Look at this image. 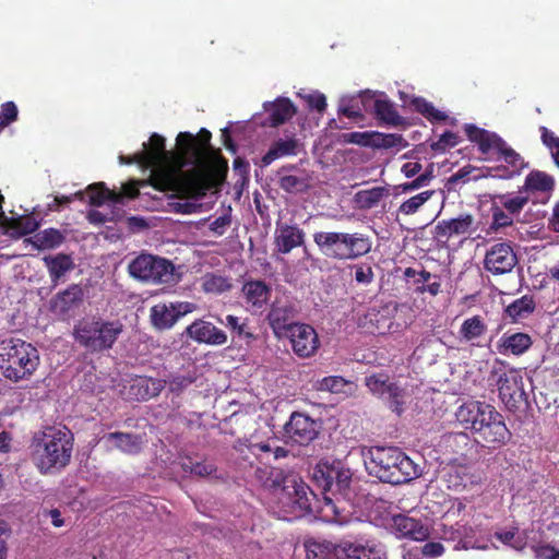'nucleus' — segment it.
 <instances>
[{
	"mask_svg": "<svg viewBox=\"0 0 559 559\" xmlns=\"http://www.w3.org/2000/svg\"><path fill=\"white\" fill-rule=\"evenodd\" d=\"M165 138L158 133L150 136L148 143H143L141 157L146 168L163 169L160 174L162 189L174 192L180 199H202L212 189L213 176L204 174L199 168L185 167L199 159L195 139L190 132L177 135V151H167Z\"/></svg>",
	"mask_w": 559,
	"mask_h": 559,
	"instance_id": "f257e3e1",
	"label": "nucleus"
},
{
	"mask_svg": "<svg viewBox=\"0 0 559 559\" xmlns=\"http://www.w3.org/2000/svg\"><path fill=\"white\" fill-rule=\"evenodd\" d=\"M464 131L468 140L477 144L478 150L484 155L499 153L504 145V140L497 133L479 128L473 123H466Z\"/></svg>",
	"mask_w": 559,
	"mask_h": 559,
	"instance_id": "6ab92c4d",
	"label": "nucleus"
},
{
	"mask_svg": "<svg viewBox=\"0 0 559 559\" xmlns=\"http://www.w3.org/2000/svg\"><path fill=\"white\" fill-rule=\"evenodd\" d=\"M518 255L510 241L493 243L485 254L484 269L492 275L511 273L518 264Z\"/></svg>",
	"mask_w": 559,
	"mask_h": 559,
	"instance_id": "9b49d317",
	"label": "nucleus"
},
{
	"mask_svg": "<svg viewBox=\"0 0 559 559\" xmlns=\"http://www.w3.org/2000/svg\"><path fill=\"white\" fill-rule=\"evenodd\" d=\"M305 241V233L296 225H282L276 228L274 243L280 253L287 254L300 247Z\"/></svg>",
	"mask_w": 559,
	"mask_h": 559,
	"instance_id": "c85d7f7f",
	"label": "nucleus"
},
{
	"mask_svg": "<svg viewBox=\"0 0 559 559\" xmlns=\"http://www.w3.org/2000/svg\"><path fill=\"white\" fill-rule=\"evenodd\" d=\"M342 246L344 262L358 260L367 255L372 249V240L362 233L342 231Z\"/></svg>",
	"mask_w": 559,
	"mask_h": 559,
	"instance_id": "393cba45",
	"label": "nucleus"
},
{
	"mask_svg": "<svg viewBox=\"0 0 559 559\" xmlns=\"http://www.w3.org/2000/svg\"><path fill=\"white\" fill-rule=\"evenodd\" d=\"M165 383L160 379L140 376L132 380L128 393L133 400L147 401L157 396L165 388Z\"/></svg>",
	"mask_w": 559,
	"mask_h": 559,
	"instance_id": "c756f323",
	"label": "nucleus"
},
{
	"mask_svg": "<svg viewBox=\"0 0 559 559\" xmlns=\"http://www.w3.org/2000/svg\"><path fill=\"white\" fill-rule=\"evenodd\" d=\"M186 335L199 344L221 346L227 342L226 333L212 322L198 319L185 330Z\"/></svg>",
	"mask_w": 559,
	"mask_h": 559,
	"instance_id": "f3484780",
	"label": "nucleus"
},
{
	"mask_svg": "<svg viewBox=\"0 0 559 559\" xmlns=\"http://www.w3.org/2000/svg\"><path fill=\"white\" fill-rule=\"evenodd\" d=\"M344 140L347 143L373 147V132H370V131L350 132V133L344 134Z\"/></svg>",
	"mask_w": 559,
	"mask_h": 559,
	"instance_id": "052dcab7",
	"label": "nucleus"
},
{
	"mask_svg": "<svg viewBox=\"0 0 559 559\" xmlns=\"http://www.w3.org/2000/svg\"><path fill=\"white\" fill-rule=\"evenodd\" d=\"M19 118V109L14 102L8 100L0 106V133L15 122Z\"/></svg>",
	"mask_w": 559,
	"mask_h": 559,
	"instance_id": "603ef678",
	"label": "nucleus"
},
{
	"mask_svg": "<svg viewBox=\"0 0 559 559\" xmlns=\"http://www.w3.org/2000/svg\"><path fill=\"white\" fill-rule=\"evenodd\" d=\"M129 274L141 282L151 284H176L179 275L170 260L165 258L141 253L128 265Z\"/></svg>",
	"mask_w": 559,
	"mask_h": 559,
	"instance_id": "6e6552de",
	"label": "nucleus"
},
{
	"mask_svg": "<svg viewBox=\"0 0 559 559\" xmlns=\"http://www.w3.org/2000/svg\"><path fill=\"white\" fill-rule=\"evenodd\" d=\"M66 236L57 228H47L38 231L32 238V243L37 250H51L60 247Z\"/></svg>",
	"mask_w": 559,
	"mask_h": 559,
	"instance_id": "4c0bfd02",
	"label": "nucleus"
},
{
	"mask_svg": "<svg viewBox=\"0 0 559 559\" xmlns=\"http://www.w3.org/2000/svg\"><path fill=\"white\" fill-rule=\"evenodd\" d=\"M195 305L188 301L160 302L151 308V322L156 330L164 331L171 329L183 316L192 312Z\"/></svg>",
	"mask_w": 559,
	"mask_h": 559,
	"instance_id": "f8f14e48",
	"label": "nucleus"
},
{
	"mask_svg": "<svg viewBox=\"0 0 559 559\" xmlns=\"http://www.w3.org/2000/svg\"><path fill=\"white\" fill-rule=\"evenodd\" d=\"M372 267L368 264L355 265V280L359 284L368 285L373 281Z\"/></svg>",
	"mask_w": 559,
	"mask_h": 559,
	"instance_id": "69168bd1",
	"label": "nucleus"
},
{
	"mask_svg": "<svg viewBox=\"0 0 559 559\" xmlns=\"http://www.w3.org/2000/svg\"><path fill=\"white\" fill-rule=\"evenodd\" d=\"M269 112V126L278 127L288 121L295 114L296 107L289 98L278 97L275 102L265 105Z\"/></svg>",
	"mask_w": 559,
	"mask_h": 559,
	"instance_id": "f704fd0d",
	"label": "nucleus"
},
{
	"mask_svg": "<svg viewBox=\"0 0 559 559\" xmlns=\"http://www.w3.org/2000/svg\"><path fill=\"white\" fill-rule=\"evenodd\" d=\"M491 378L496 380L499 397L510 412H518L527 403L523 377L520 371L497 359L491 370Z\"/></svg>",
	"mask_w": 559,
	"mask_h": 559,
	"instance_id": "0eeeda50",
	"label": "nucleus"
},
{
	"mask_svg": "<svg viewBox=\"0 0 559 559\" xmlns=\"http://www.w3.org/2000/svg\"><path fill=\"white\" fill-rule=\"evenodd\" d=\"M535 310V301L531 296H522L506 308V313L513 321L527 318Z\"/></svg>",
	"mask_w": 559,
	"mask_h": 559,
	"instance_id": "c03bdc74",
	"label": "nucleus"
},
{
	"mask_svg": "<svg viewBox=\"0 0 559 559\" xmlns=\"http://www.w3.org/2000/svg\"><path fill=\"white\" fill-rule=\"evenodd\" d=\"M314 479L322 487L323 491L345 495L350 485L349 471L335 468L326 464H318L313 473Z\"/></svg>",
	"mask_w": 559,
	"mask_h": 559,
	"instance_id": "2eb2a0df",
	"label": "nucleus"
},
{
	"mask_svg": "<svg viewBox=\"0 0 559 559\" xmlns=\"http://www.w3.org/2000/svg\"><path fill=\"white\" fill-rule=\"evenodd\" d=\"M86 192L88 194L90 204L93 206H102L106 202L115 204V201H119L121 197L117 194V191L110 190L105 182L90 185L86 188Z\"/></svg>",
	"mask_w": 559,
	"mask_h": 559,
	"instance_id": "ea45409f",
	"label": "nucleus"
},
{
	"mask_svg": "<svg viewBox=\"0 0 559 559\" xmlns=\"http://www.w3.org/2000/svg\"><path fill=\"white\" fill-rule=\"evenodd\" d=\"M197 380V370H190L186 373L174 374L169 379V389L174 393H181Z\"/></svg>",
	"mask_w": 559,
	"mask_h": 559,
	"instance_id": "09e8293b",
	"label": "nucleus"
},
{
	"mask_svg": "<svg viewBox=\"0 0 559 559\" xmlns=\"http://www.w3.org/2000/svg\"><path fill=\"white\" fill-rule=\"evenodd\" d=\"M319 252L331 261L344 262L342 231L319 230L313 234Z\"/></svg>",
	"mask_w": 559,
	"mask_h": 559,
	"instance_id": "4be33fe9",
	"label": "nucleus"
},
{
	"mask_svg": "<svg viewBox=\"0 0 559 559\" xmlns=\"http://www.w3.org/2000/svg\"><path fill=\"white\" fill-rule=\"evenodd\" d=\"M298 170L297 165L288 164L282 166L278 174V186L282 190L288 193H298L305 191L308 187V178L306 176H298L292 174Z\"/></svg>",
	"mask_w": 559,
	"mask_h": 559,
	"instance_id": "2f4dec72",
	"label": "nucleus"
},
{
	"mask_svg": "<svg viewBox=\"0 0 559 559\" xmlns=\"http://www.w3.org/2000/svg\"><path fill=\"white\" fill-rule=\"evenodd\" d=\"M272 289L262 280L246 281L241 287V295L253 312L262 311L271 298Z\"/></svg>",
	"mask_w": 559,
	"mask_h": 559,
	"instance_id": "aec40b11",
	"label": "nucleus"
},
{
	"mask_svg": "<svg viewBox=\"0 0 559 559\" xmlns=\"http://www.w3.org/2000/svg\"><path fill=\"white\" fill-rule=\"evenodd\" d=\"M432 179V175L429 171L418 175L414 180L405 183H401L395 187L396 191H401L403 193H407L414 190H417L424 186H426Z\"/></svg>",
	"mask_w": 559,
	"mask_h": 559,
	"instance_id": "4d7b16f0",
	"label": "nucleus"
},
{
	"mask_svg": "<svg viewBox=\"0 0 559 559\" xmlns=\"http://www.w3.org/2000/svg\"><path fill=\"white\" fill-rule=\"evenodd\" d=\"M385 321V317L382 316L380 311L371 309L365 316L364 325L370 323L371 325H374V329L370 330L371 333H382V328L384 326Z\"/></svg>",
	"mask_w": 559,
	"mask_h": 559,
	"instance_id": "e2e57ef3",
	"label": "nucleus"
},
{
	"mask_svg": "<svg viewBox=\"0 0 559 559\" xmlns=\"http://www.w3.org/2000/svg\"><path fill=\"white\" fill-rule=\"evenodd\" d=\"M411 104L416 112L423 115L428 121L432 123L445 121L448 119V115L445 112L437 109L432 103L428 102L424 97H414Z\"/></svg>",
	"mask_w": 559,
	"mask_h": 559,
	"instance_id": "37998d69",
	"label": "nucleus"
},
{
	"mask_svg": "<svg viewBox=\"0 0 559 559\" xmlns=\"http://www.w3.org/2000/svg\"><path fill=\"white\" fill-rule=\"evenodd\" d=\"M13 223V230L19 235H28L36 231L39 227V222L32 215H23L16 217Z\"/></svg>",
	"mask_w": 559,
	"mask_h": 559,
	"instance_id": "864d4df0",
	"label": "nucleus"
},
{
	"mask_svg": "<svg viewBox=\"0 0 559 559\" xmlns=\"http://www.w3.org/2000/svg\"><path fill=\"white\" fill-rule=\"evenodd\" d=\"M202 290L206 294L221 295L233 288L231 280L218 273L209 272L201 278Z\"/></svg>",
	"mask_w": 559,
	"mask_h": 559,
	"instance_id": "58836bf2",
	"label": "nucleus"
},
{
	"mask_svg": "<svg viewBox=\"0 0 559 559\" xmlns=\"http://www.w3.org/2000/svg\"><path fill=\"white\" fill-rule=\"evenodd\" d=\"M455 417L483 448L498 450L512 438L503 415L491 404L479 401L466 402L457 408Z\"/></svg>",
	"mask_w": 559,
	"mask_h": 559,
	"instance_id": "f03ea898",
	"label": "nucleus"
},
{
	"mask_svg": "<svg viewBox=\"0 0 559 559\" xmlns=\"http://www.w3.org/2000/svg\"><path fill=\"white\" fill-rule=\"evenodd\" d=\"M407 142L399 133H381L373 131V147L376 148H404Z\"/></svg>",
	"mask_w": 559,
	"mask_h": 559,
	"instance_id": "de8ad7c7",
	"label": "nucleus"
},
{
	"mask_svg": "<svg viewBox=\"0 0 559 559\" xmlns=\"http://www.w3.org/2000/svg\"><path fill=\"white\" fill-rule=\"evenodd\" d=\"M84 299V289L80 284H71L50 299V310L58 316H67L79 308Z\"/></svg>",
	"mask_w": 559,
	"mask_h": 559,
	"instance_id": "a211bd4d",
	"label": "nucleus"
},
{
	"mask_svg": "<svg viewBox=\"0 0 559 559\" xmlns=\"http://www.w3.org/2000/svg\"><path fill=\"white\" fill-rule=\"evenodd\" d=\"M123 331L120 321L103 319L81 320L75 324L73 336L75 341L92 353L110 349Z\"/></svg>",
	"mask_w": 559,
	"mask_h": 559,
	"instance_id": "423d86ee",
	"label": "nucleus"
},
{
	"mask_svg": "<svg viewBox=\"0 0 559 559\" xmlns=\"http://www.w3.org/2000/svg\"><path fill=\"white\" fill-rule=\"evenodd\" d=\"M43 262L48 271L52 287H57L61 282H64L66 275L75 269L73 258L63 252L53 255H46Z\"/></svg>",
	"mask_w": 559,
	"mask_h": 559,
	"instance_id": "bb28decb",
	"label": "nucleus"
},
{
	"mask_svg": "<svg viewBox=\"0 0 559 559\" xmlns=\"http://www.w3.org/2000/svg\"><path fill=\"white\" fill-rule=\"evenodd\" d=\"M367 457L368 473L383 483L400 485L418 475L416 464L396 447H371Z\"/></svg>",
	"mask_w": 559,
	"mask_h": 559,
	"instance_id": "20e7f679",
	"label": "nucleus"
},
{
	"mask_svg": "<svg viewBox=\"0 0 559 559\" xmlns=\"http://www.w3.org/2000/svg\"><path fill=\"white\" fill-rule=\"evenodd\" d=\"M473 224L474 217L471 214L461 215L451 219H443L436 225L435 236L439 241H447L452 236L468 233Z\"/></svg>",
	"mask_w": 559,
	"mask_h": 559,
	"instance_id": "cd10ccee",
	"label": "nucleus"
},
{
	"mask_svg": "<svg viewBox=\"0 0 559 559\" xmlns=\"http://www.w3.org/2000/svg\"><path fill=\"white\" fill-rule=\"evenodd\" d=\"M376 116L392 126L400 124L402 118L399 116L394 105L388 99H376L373 105Z\"/></svg>",
	"mask_w": 559,
	"mask_h": 559,
	"instance_id": "49530a36",
	"label": "nucleus"
},
{
	"mask_svg": "<svg viewBox=\"0 0 559 559\" xmlns=\"http://www.w3.org/2000/svg\"><path fill=\"white\" fill-rule=\"evenodd\" d=\"M103 440H105L110 448L118 449L127 454H136L141 451L142 439L134 433L109 432L103 436Z\"/></svg>",
	"mask_w": 559,
	"mask_h": 559,
	"instance_id": "473e14b6",
	"label": "nucleus"
},
{
	"mask_svg": "<svg viewBox=\"0 0 559 559\" xmlns=\"http://www.w3.org/2000/svg\"><path fill=\"white\" fill-rule=\"evenodd\" d=\"M476 168L472 165H465L463 166L462 168H460L456 173H454L453 175H451L448 179V183L452 187V188H455L457 185H461V183H466L469 181L471 179V174L475 170Z\"/></svg>",
	"mask_w": 559,
	"mask_h": 559,
	"instance_id": "680f3d73",
	"label": "nucleus"
},
{
	"mask_svg": "<svg viewBox=\"0 0 559 559\" xmlns=\"http://www.w3.org/2000/svg\"><path fill=\"white\" fill-rule=\"evenodd\" d=\"M473 533L472 527L465 524L443 526L441 530V538L445 542L454 543V550H468L473 548L472 540L468 539Z\"/></svg>",
	"mask_w": 559,
	"mask_h": 559,
	"instance_id": "72a5a7b5",
	"label": "nucleus"
},
{
	"mask_svg": "<svg viewBox=\"0 0 559 559\" xmlns=\"http://www.w3.org/2000/svg\"><path fill=\"white\" fill-rule=\"evenodd\" d=\"M296 314L294 304L288 300L276 299L271 305L266 320L274 334L282 337L295 325Z\"/></svg>",
	"mask_w": 559,
	"mask_h": 559,
	"instance_id": "dca6fc26",
	"label": "nucleus"
},
{
	"mask_svg": "<svg viewBox=\"0 0 559 559\" xmlns=\"http://www.w3.org/2000/svg\"><path fill=\"white\" fill-rule=\"evenodd\" d=\"M449 481L457 488H467L481 483V474L478 469L471 465H459L453 468L449 475Z\"/></svg>",
	"mask_w": 559,
	"mask_h": 559,
	"instance_id": "e433bc0d",
	"label": "nucleus"
},
{
	"mask_svg": "<svg viewBox=\"0 0 559 559\" xmlns=\"http://www.w3.org/2000/svg\"><path fill=\"white\" fill-rule=\"evenodd\" d=\"M433 194L435 190H426L402 202L396 210V221H399L400 215L412 216L418 213L425 203L432 198Z\"/></svg>",
	"mask_w": 559,
	"mask_h": 559,
	"instance_id": "a19ab883",
	"label": "nucleus"
},
{
	"mask_svg": "<svg viewBox=\"0 0 559 559\" xmlns=\"http://www.w3.org/2000/svg\"><path fill=\"white\" fill-rule=\"evenodd\" d=\"M370 393L382 400L395 414L401 415L406 406L408 394L404 386L394 381L386 372H378L365 378Z\"/></svg>",
	"mask_w": 559,
	"mask_h": 559,
	"instance_id": "9d476101",
	"label": "nucleus"
},
{
	"mask_svg": "<svg viewBox=\"0 0 559 559\" xmlns=\"http://www.w3.org/2000/svg\"><path fill=\"white\" fill-rule=\"evenodd\" d=\"M317 435V423L305 413L294 412L284 425L285 438L299 445L309 444Z\"/></svg>",
	"mask_w": 559,
	"mask_h": 559,
	"instance_id": "4468645a",
	"label": "nucleus"
},
{
	"mask_svg": "<svg viewBox=\"0 0 559 559\" xmlns=\"http://www.w3.org/2000/svg\"><path fill=\"white\" fill-rule=\"evenodd\" d=\"M73 441V433L66 427H48L36 433L31 444V457L40 474L64 468L71 460Z\"/></svg>",
	"mask_w": 559,
	"mask_h": 559,
	"instance_id": "7ed1b4c3",
	"label": "nucleus"
},
{
	"mask_svg": "<svg viewBox=\"0 0 559 559\" xmlns=\"http://www.w3.org/2000/svg\"><path fill=\"white\" fill-rule=\"evenodd\" d=\"M460 138L452 131H445L440 135L439 140L431 144L433 151L445 152L448 148H452L459 144Z\"/></svg>",
	"mask_w": 559,
	"mask_h": 559,
	"instance_id": "13d9d810",
	"label": "nucleus"
},
{
	"mask_svg": "<svg viewBox=\"0 0 559 559\" xmlns=\"http://www.w3.org/2000/svg\"><path fill=\"white\" fill-rule=\"evenodd\" d=\"M457 333L461 342L480 347L487 336L488 324L483 316L475 314L462 322Z\"/></svg>",
	"mask_w": 559,
	"mask_h": 559,
	"instance_id": "5701e85b",
	"label": "nucleus"
},
{
	"mask_svg": "<svg viewBox=\"0 0 559 559\" xmlns=\"http://www.w3.org/2000/svg\"><path fill=\"white\" fill-rule=\"evenodd\" d=\"M284 336L289 338L293 352L300 358L311 357L320 346L316 330L306 323H295Z\"/></svg>",
	"mask_w": 559,
	"mask_h": 559,
	"instance_id": "ddd939ff",
	"label": "nucleus"
},
{
	"mask_svg": "<svg viewBox=\"0 0 559 559\" xmlns=\"http://www.w3.org/2000/svg\"><path fill=\"white\" fill-rule=\"evenodd\" d=\"M300 146L301 144L299 140L294 136L275 140L271 144L269 151L263 155L261 164L262 166H269L277 158L284 156H295L298 154Z\"/></svg>",
	"mask_w": 559,
	"mask_h": 559,
	"instance_id": "7c9ffc66",
	"label": "nucleus"
},
{
	"mask_svg": "<svg viewBox=\"0 0 559 559\" xmlns=\"http://www.w3.org/2000/svg\"><path fill=\"white\" fill-rule=\"evenodd\" d=\"M195 139V145L199 150V159L189 165L191 168H199L204 174L213 176V188H218L226 178L228 164L227 160L222 156L219 150H214L211 145L212 133L202 128L198 135H193Z\"/></svg>",
	"mask_w": 559,
	"mask_h": 559,
	"instance_id": "1a4fd4ad",
	"label": "nucleus"
},
{
	"mask_svg": "<svg viewBox=\"0 0 559 559\" xmlns=\"http://www.w3.org/2000/svg\"><path fill=\"white\" fill-rule=\"evenodd\" d=\"M389 194L390 190L388 186L359 190L354 194V206L360 211L371 210L376 207L382 201V199Z\"/></svg>",
	"mask_w": 559,
	"mask_h": 559,
	"instance_id": "c9c22d12",
	"label": "nucleus"
},
{
	"mask_svg": "<svg viewBox=\"0 0 559 559\" xmlns=\"http://www.w3.org/2000/svg\"><path fill=\"white\" fill-rule=\"evenodd\" d=\"M497 198L499 199L500 205L511 215L519 214L528 202V198L523 195L510 197L508 194H501Z\"/></svg>",
	"mask_w": 559,
	"mask_h": 559,
	"instance_id": "8fccbe9b",
	"label": "nucleus"
},
{
	"mask_svg": "<svg viewBox=\"0 0 559 559\" xmlns=\"http://www.w3.org/2000/svg\"><path fill=\"white\" fill-rule=\"evenodd\" d=\"M498 155L502 157L503 160L511 167V170L503 168L506 174L499 175V177L511 178L515 175H519L522 169L526 167L524 158L506 142L503 147L499 151Z\"/></svg>",
	"mask_w": 559,
	"mask_h": 559,
	"instance_id": "79ce46f5",
	"label": "nucleus"
},
{
	"mask_svg": "<svg viewBox=\"0 0 559 559\" xmlns=\"http://www.w3.org/2000/svg\"><path fill=\"white\" fill-rule=\"evenodd\" d=\"M533 346V338L530 334L508 330L497 342V350L504 356H522Z\"/></svg>",
	"mask_w": 559,
	"mask_h": 559,
	"instance_id": "412c9836",
	"label": "nucleus"
},
{
	"mask_svg": "<svg viewBox=\"0 0 559 559\" xmlns=\"http://www.w3.org/2000/svg\"><path fill=\"white\" fill-rule=\"evenodd\" d=\"M492 213V223L491 229L498 230L499 228L508 227L513 224L512 215L506 213L502 206L497 205L496 203L491 206Z\"/></svg>",
	"mask_w": 559,
	"mask_h": 559,
	"instance_id": "6e6d98bb",
	"label": "nucleus"
},
{
	"mask_svg": "<svg viewBox=\"0 0 559 559\" xmlns=\"http://www.w3.org/2000/svg\"><path fill=\"white\" fill-rule=\"evenodd\" d=\"M308 107L311 110H317L318 112H323L326 108V98L321 93H311L302 96Z\"/></svg>",
	"mask_w": 559,
	"mask_h": 559,
	"instance_id": "0e129e2a",
	"label": "nucleus"
},
{
	"mask_svg": "<svg viewBox=\"0 0 559 559\" xmlns=\"http://www.w3.org/2000/svg\"><path fill=\"white\" fill-rule=\"evenodd\" d=\"M309 487L305 483L295 484L294 486V502L301 509V510H310L311 503L310 499L308 498V491Z\"/></svg>",
	"mask_w": 559,
	"mask_h": 559,
	"instance_id": "bf43d9fd",
	"label": "nucleus"
},
{
	"mask_svg": "<svg viewBox=\"0 0 559 559\" xmlns=\"http://www.w3.org/2000/svg\"><path fill=\"white\" fill-rule=\"evenodd\" d=\"M392 528L401 537L417 542H424L430 535L429 527L420 520L404 514H397L392 518Z\"/></svg>",
	"mask_w": 559,
	"mask_h": 559,
	"instance_id": "a878e982",
	"label": "nucleus"
},
{
	"mask_svg": "<svg viewBox=\"0 0 559 559\" xmlns=\"http://www.w3.org/2000/svg\"><path fill=\"white\" fill-rule=\"evenodd\" d=\"M117 194H120V200L115 201V204H122L126 199H135L140 194L138 182L129 181L122 185L121 191H117Z\"/></svg>",
	"mask_w": 559,
	"mask_h": 559,
	"instance_id": "774afa93",
	"label": "nucleus"
},
{
	"mask_svg": "<svg viewBox=\"0 0 559 559\" xmlns=\"http://www.w3.org/2000/svg\"><path fill=\"white\" fill-rule=\"evenodd\" d=\"M39 361L37 348L26 341L11 337L0 344V371L10 381L28 379L37 370Z\"/></svg>",
	"mask_w": 559,
	"mask_h": 559,
	"instance_id": "39448f33",
	"label": "nucleus"
},
{
	"mask_svg": "<svg viewBox=\"0 0 559 559\" xmlns=\"http://www.w3.org/2000/svg\"><path fill=\"white\" fill-rule=\"evenodd\" d=\"M345 383L346 381L344 378L338 376H330L322 379L320 382V389L330 392H340Z\"/></svg>",
	"mask_w": 559,
	"mask_h": 559,
	"instance_id": "338daca9",
	"label": "nucleus"
},
{
	"mask_svg": "<svg viewBox=\"0 0 559 559\" xmlns=\"http://www.w3.org/2000/svg\"><path fill=\"white\" fill-rule=\"evenodd\" d=\"M525 187L532 191L547 192L554 189V178L546 173L534 170L525 179Z\"/></svg>",
	"mask_w": 559,
	"mask_h": 559,
	"instance_id": "a18cd8bd",
	"label": "nucleus"
},
{
	"mask_svg": "<svg viewBox=\"0 0 559 559\" xmlns=\"http://www.w3.org/2000/svg\"><path fill=\"white\" fill-rule=\"evenodd\" d=\"M404 278L414 286L417 294L428 293L430 296H437L441 292V283L438 275H433L425 269L416 270L406 267Z\"/></svg>",
	"mask_w": 559,
	"mask_h": 559,
	"instance_id": "b1692460",
	"label": "nucleus"
},
{
	"mask_svg": "<svg viewBox=\"0 0 559 559\" xmlns=\"http://www.w3.org/2000/svg\"><path fill=\"white\" fill-rule=\"evenodd\" d=\"M368 551L369 550L361 545L345 543L343 546L338 547L336 554L337 556L341 554L344 555V558L337 557V559H365L368 556Z\"/></svg>",
	"mask_w": 559,
	"mask_h": 559,
	"instance_id": "5fc2aeb1",
	"label": "nucleus"
},
{
	"mask_svg": "<svg viewBox=\"0 0 559 559\" xmlns=\"http://www.w3.org/2000/svg\"><path fill=\"white\" fill-rule=\"evenodd\" d=\"M519 532L518 527H513L509 531H497L493 536L502 544L512 547L515 550H522L525 547V542L521 537H516Z\"/></svg>",
	"mask_w": 559,
	"mask_h": 559,
	"instance_id": "3c124183",
	"label": "nucleus"
}]
</instances>
